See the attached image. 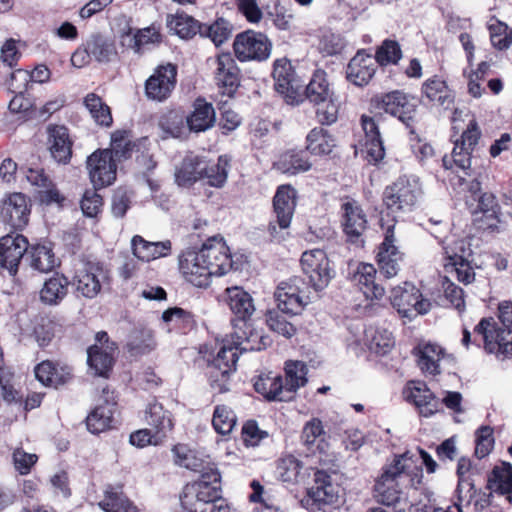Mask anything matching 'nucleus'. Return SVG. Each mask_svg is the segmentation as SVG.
<instances>
[{
  "label": "nucleus",
  "instance_id": "nucleus-24",
  "mask_svg": "<svg viewBox=\"0 0 512 512\" xmlns=\"http://www.w3.org/2000/svg\"><path fill=\"white\" fill-rule=\"evenodd\" d=\"M102 393L105 399V404L98 405L86 417L87 429L93 434L106 431L112 427L114 422V407L116 405L114 393L110 392L107 388H104Z\"/></svg>",
  "mask_w": 512,
  "mask_h": 512
},
{
  "label": "nucleus",
  "instance_id": "nucleus-54",
  "mask_svg": "<svg viewBox=\"0 0 512 512\" xmlns=\"http://www.w3.org/2000/svg\"><path fill=\"white\" fill-rule=\"evenodd\" d=\"M28 253L31 267L39 272H49L56 265L54 253L46 245L32 246Z\"/></svg>",
  "mask_w": 512,
  "mask_h": 512
},
{
  "label": "nucleus",
  "instance_id": "nucleus-63",
  "mask_svg": "<svg viewBox=\"0 0 512 512\" xmlns=\"http://www.w3.org/2000/svg\"><path fill=\"white\" fill-rule=\"evenodd\" d=\"M236 424L234 412L225 405L216 406L213 414L212 425L222 435L229 434Z\"/></svg>",
  "mask_w": 512,
  "mask_h": 512
},
{
  "label": "nucleus",
  "instance_id": "nucleus-18",
  "mask_svg": "<svg viewBox=\"0 0 512 512\" xmlns=\"http://www.w3.org/2000/svg\"><path fill=\"white\" fill-rule=\"evenodd\" d=\"M402 477L404 476L397 467H394L393 463L384 467L374 485L376 500L383 505H395L402 493Z\"/></svg>",
  "mask_w": 512,
  "mask_h": 512
},
{
  "label": "nucleus",
  "instance_id": "nucleus-48",
  "mask_svg": "<svg viewBox=\"0 0 512 512\" xmlns=\"http://www.w3.org/2000/svg\"><path fill=\"white\" fill-rule=\"evenodd\" d=\"M68 284V279L63 275L56 274L49 278L40 291L41 301L49 305L59 303L67 294Z\"/></svg>",
  "mask_w": 512,
  "mask_h": 512
},
{
  "label": "nucleus",
  "instance_id": "nucleus-15",
  "mask_svg": "<svg viewBox=\"0 0 512 512\" xmlns=\"http://www.w3.org/2000/svg\"><path fill=\"white\" fill-rule=\"evenodd\" d=\"M177 67L171 63L159 65L145 81V96L156 102L167 100L177 82Z\"/></svg>",
  "mask_w": 512,
  "mask_h": 512
},
{
  "label": "nucleus",
  "instance_id": "nucleus-20",
  "mask_svg": "<svg viewBox=\"0 0 512 512\" xmlns=\"http://www.w3.org/2000/svg\"><path fill=\"white\" fill-rule=\"evenodd\" d=\"M28 250L27 239L20 234H7L0 239V266L11 275L18 271L19 263Z\"/></svg>",
  "mask_w": 512,
  "mask_h": 512
},
{
  "label": "nucleus",
  "instance_id": "nucleus-61",
  "mask_svg": "<svg viewBox=\"0 0 512 512\" xmlns=\"http://www.w3.org/2000/svg\"><path fill=\"white\" fill-rule=\"evenodd\" d=\"M129 350L134 354H146L156 347L153 331L141 329L133 332L128 343Z\"/></svg>",
  "mask_w": 512,
  "mask_h": 512
},
{
  "label": "nucleus",
  "instance_id": "nucleus-26",
  "mask_svg": "<svg viewBox=\"0 0 512 512\" xmlns=\"http://www.w3.org/2000/svg\"><path fill=\"white\" fill-rule=\"evenodd\" d=\"M296 207V190L290 185L278 187L273 198L276 224L281 230L288 229Z\"/></svg>",
  "mask_w": 512,
  "mask_h": 512
},
{
  "label": "nucleus",
  "instance_id": "nucleus-45",
  "mask_svg": "<svg viewBox=\"0 0 512 512\" xmlns=\"http://www.w3.org/2000/svg\"><path fill=\"white\" fill-rule=\"evenodd\" d=\"M488 487L494 492L506 495L509 503L512 502V466L509 463H503L496 466L488 479Z\"/></svg>",
  "mask_w": 512,
  "mask_h": 512
},
{
  "label": "nucleus",
  "instance_id": "nucleus-43",
  "mask_svg": "<svg viewBox=\"0 0 512 512\" xmlns=\"http://www.w3.org/2000/svg\"><path fill=\"white\" fill-rule=\"evenodd\" d=\"M205 166L202 180L211 187L222 188L227 182L230 168L228 157L221 155L216 162H211L205 157Z\"/></svg>",
  "mask_w": 512,
  "mask_h": 512
},
{
  "label": "nucleus",
  "instance_id": "nucleus-14",
  "mask_svg": "<svg viewBox=\"0 0 512 512\" xmlns=\"http://www.w3.org/2000/svg\"><path fill=\"white\" fill-rule=\"evenodd\" d=\"M86 168L94 189L109 186L116 179L117 165L108 149H98L88 156Z\"/></svg>",
  "mask_w": 512,
  "mask_h": 512
},
{
  "label": "nucleus",
  "instance_id": "nucleus-37",
  "mask_svg": "<svg viewBox=\"0 0 512 512\" xmlns=\"http://www.w3.org/2000/svg\"><path fill=\"white\" fill-rule=\"evenodd\" d=\"M311 166L312 164L303 150H288L281 154L273 164L276 170L287 175L307 172L311 169Z\"/></svg>",
  "mask_w": 512,
  "mask_h": 512
},
{
  "label": "nucleus",
  "instance_id": "nucleus-9",
  "mask_svg": "<svg viewBox=\"0 0 512 512\" xmlns=\"http://www.w3.org/2000/svg\"><path fill=\"white\" fill-rule=\"evenodd\" d=\"M271 47L265 34L253 30L237 34L233 43L235 56L241 62L266 60L270 56Z\"/></svg>",
  "mask_w": 512,
  "mask_h": 512
},
{
  "label": "nucleus",
  "instance_id": "nucleus-50",
  "mask_svg": "<svg viewBox=\"0 0 512 512\" xmlns=\"http://www.w3.org/2000/svg\"><path fill=\"white\" fill-rule=\"evenodd\" d=\"M306 149L314 155H327L335 147V139L327 130L316 127L306 137Z\"/></svg>",
  "mask_w": 512,
  "mask_h": 512
},
{
  "label": "nucleus",
  "instance_id": "nucleus-19",
  "mask_svg": "<svg viewBox=\"0 0 512 512\" xmlns=\"http://www.w3.org/2000/svg\"><path fill=\"white\" fill-rule=\"evenodd\" d=\"M215 82L222 95L232 97L240 85V69L230 53L216 59Z\"/></svg>",
  "mask_w": 512,
  "mask_h": 512
},
{
  "label": "nucleus",
  "instance_id": "nucleus-17",
  "mask_svg": "<svg viewBox=\"0 0 512 512\" xmlns=\"http://www.w3.org/2000/svg\"><path fill=\"white\" fill-rule=\"evenodd\" d=\"M178 266L186 281L196 287L208 286L211 272L199 250L183 251L179 256Z\"/></svg>",
  "mask_w": 512,
  "mask_h": 512
},
{
  "label": "nucleus",
  "instance_id": "nucleus-34",
  "mask_svg": "<svg viewBox=\"0 0 512 512\" xmlns=\"http://www.w3.org/2000/svg\"><path fill=\"white\" fill-rule=\"evenodd\" d=\"M376 273L372 264L360 263L354 274V281L366 298L381 299L385 294V289L375 282Z\"/></svg>",
  "mask_w": 512,
  "mask_h": 512
},
{
  "label": "nucleus",
  "instance_id": "nucleus-42",
  "mask_svg": "<svg viewBox=\"0 0 512 512\" xmlns=\"http://www.w3.org/2000/svg\"><path fill=\"white\" fill-rule=\"evenodd\" d=\"M37 380L45 386L57 388L68 381L71 376L67 368H58L51 361H43L35 367Z\"/></svg>",
  "mask_w": 512,
  "mask_h": 512
},
{
  "label": "nucleus",
  "instance_id": "nucleus-64",
  "mask_svg": "<svg viewBox=\"0 0 512 512\" xmlns=\"http://www.w3.org/2000/svg\"><path fill=\"white\" fill-rule=\"evenodd\" d=\"M316 105V118L322 125H331L338 119L339 103L335 95Z\"/></svg>",
  "mask_w": 512,
  "mask_h": 512
},
{
  "label": "nucleus",
  "instance_id": "nucleus-55",
  "mask_svg": "<svg viewBox=\"0 0 512 512\" xmlns=\"http://www.w3.org/2000/svg\"><path fill=\"white\" fill-rule=\"evenodd\" d=\"M446 260L445 267L451 268L455 271L457 279L464 284H469L474 281L475 273L469 262L464 258L463 255L457 253H450L445 248Z\"/></svg>",
  "mask_w": 512,
  "mask_h": 512
},
{
  "label": "nucleus",
  "instance_id": "nucleus-8",
  "mask_svg": "<svg viewBox=\"0 0 512 512\" xmlns=\"http://www.w3.org/2000/svg\"><path fill=\"white\" fill-rule=\"evenodd\" d=\"M272 76L274 87L289 105H297L303 100L304 82L295 73L291 62L285 58L274 62Z\"/></svg>",
  "mask_w": 512,
  "mask_h": 512
},
{
  "label": "nucleus",
  "instance_id": "nucleus-44",
  "mask_svg": "<svg viewBox=\"0 0 512 512\" xmlns=\"http://www.w3.org/2000/svg\"><path fill=\"white\" fill-rule=\"evenodd\" d=\"M98 505L105 512H138L136 506L123 494L121 486H108L104 499Z\"/></svg>",
  "mask_w": 512,
  "mask_h": 512
},
{
  "label": "nucleus",
  "instance_id": "nucleus-6",
  "mask_svg": "<svg viewBox=\"0 0 512 512\" xmlns=\"http://www.w3.org/2000/svg\"><path fill=\"white\" fill-rule=\"evenodd\" d=\"M377 110L397 118L413 132L417 116V105L413 99L401 91H392L382 95H376L371 100Z\"/></svg>",
  "mask_w": 512,
  "mask_h": 512
},
{
  "label": "nucleus",
  "instance_id": "nucleus-46",
  "mask_svg": "<svg viewBox=\"0 0 512 512\" xmlns=\"http://www.w3.org/2000/svg\"><path fill=\"white\" fill-rule=\"evenodd\" d=\"M236 329H239L240 332L235 331L236 341H233V344L238 347V351H260L267 347L269 338L257 331H252L249 324L248 328L241 324Z\"/></svg>",
  "mask_w": 512,
  "mask_h": 512
},
{
  "label": "nucleus",
  "instance_id": "nucleus-12",
  "mask_svg": "<svg viewBox=\"0 0 512 512\" xmlns=\"http://www.w3.org/2000/svg\"><path fill=\"white\" fill-rule=\"evenodd\" d=\"M301 267L303 274L308 279V285L314 291H322L328 286L332 278V271L329 266V259L323 250L305 251L301 257Z\"/></svg>",
  "mask_w": 512,
  "mask_h": 512
},
{
  "label": "nucleus",
  "instance_id": "nucleus-22",
  "mask_svg": "<svg viewBox=\"0 0 512 512\" xmlns=\"http://www.w3.org/2000/svg\"><path fill=\"white\" fill-rule=\"evenodd\" d=\"M224 300L236 317L234 327L237 328L238 323H241L248 328V320L255 311L251 295L241 287L234 286L225 290Z\"/></svg>",
  "mask_w": 512,
  "mask_h": 512
},
{
  "label": "nucleus",
  "instance_id": "nucleus-13",
  "mask_svg": "<svg viewBox=\"0 0 512 512\" xmlns=\"http://www.w3.org/2000/svg\"><path fill=\"white\" fill-rule=\"evenodd\" d=\"M381 221H384L382 218ZM382 228L384 232V240L379 246L377 254V262L380 272L387 278H391L397 275L400 270V263L403 260V253L399 250L396 245L395 238V220L392 219L391 224H387L385 227L382 222Z\"/></svg>",
  "mask_w": 512,
  "mask_h": 512
},
{
  "label": "nucleus",
  "instance_id": "nucleus-56",
  "mask_svg": "<svg viewBox=\"0 0 512 512\" xmlns=\"http://www.w3.org/2000/svg\"><path fill=\"white\" fill-rule=\"evenodd\" d=\"M365 336L369 349L378 354H386L394 344L392 333L386 329L369 328Z\"/></svg>",
  "mask_w": 512,
  "mask_h": 512
},
{
  "label": "nucleus",
  "instance_id": "nucleus-3",
  "mask_svg": "<svg viewBox=\"0 0 512 512\" xmlns=\"http://www.w3.org/2000/svg\"><path fill=\"white\" fill-rule=\"evenodd\" d=\"M500 324L493 318H483L474 332L481 337L483 348L499 360L512 358V303L501 302L498 307Z\"/></svg>",
  "mask_w": 512,
  "mask_h": 512
},
{
  "label": "nucleus",
  "instance_id": "nucleus-7",
  "mask_svg": "<svg viewBox=\"0 0 512 512\" xmlns=\"http://www.w3.org/2000/svg\"><path fill=\"white\" fill-rule=\"evenodd\" d=\"M238 347L224 343L216 357L208 365V377L211 387L218 393L230 390V375L236 370Z\"/></svg>",
  "mask_w": 512,
  "mask_h": 512
},
{
  "label": "nucleus",
  "instance_id": "nucleus-29",
  "mask_svg": "<svg viewBox=\"0 0 512 512\" xmlns=\"http://www.w3.org/2000/svg\"><path fill=\"white\" fill-rule=\"evenodd\" d=\"M361 125L365 133L364 151L370 163H377L385 155L383 141L379 127L373 117L363 115Z\"/></svg>",
  "mask_w": 512,
  "mask_h": 512
},
{
  "label": "nucleus",
  "instance_id": "nucleus-23",
  "mask_svg": "<svg viewBox=\"0 0 512 512\" xmlns=\"http://www.w3.org/2000/svg\"><path fill=\"white\" fill-rule=\"evenodd\" d=\"M378 63L365 50H360L350 60L346 69V77L355 86L363 87L373 78Z\"/></svg>",
  "mask_w": 512,
  "mask_h": 512
},
{
  "label": "nucleus",
  "instance_id": "nucleus-51",
  "mask_svg": "<svg viewBox=\"0 0 512 512\" xmlns=\"http://www.w3.org/2000/svg\"><path fill=\"white\" fill-rule=\"evenodd\" d=\"M86 42L88 51L97 62H110L117 55L114 41L100 34L92 35Z\"/></svg>",
  "mask_w": 512,
  "mask_h": 512
},
{
  "label": "nucleus",
  "instance_id": "nucleus-33",
  "mask_svg": "<svg viewBox=\"0 0 512 512\" xmlns=\"http://www.w3.org/2000/svg\"><path fill=\"white\" fill-rule=\"evenodd\" d=\"M422 93L433 106L449 109L454 103L453 92L446 82L433 77L427 79L422 85Z\"/></svg>",
  "mask_w": 512,
  "mask_h": 512
},
{
  "label": "nucleus",
  "instance_id": "nucleus-27",
  "mask_svg": "<svg viewBox=\"0 0 512 512\" xmlns=\"http://www.w3.org/2000/svg\"><path fill=\"white\" fill-rule=\"evenodd\" d=\"M2 220L14 228H22L28 222L29 208L26 196L13 193L4 200L1 212Z\"/></svg>",
  "mask_w": 512,
  "mask_h": 512
},
{
  "label": "nucleus",
  "instance_id": "nucleus-62",
  "mask_svg": "<svg viewBox=\"0 0 512 512\" xmlns=\"http://www.w3.org/2000/svg\"><path fill=\"white\" fill-rule=\"evenodd\" d=\"M488 29L490 32V40L494 48L506 50L511 46L512 31L505 23L494 20L489 24Z\"/></svg>",
  "mask_w": 512,
  "mask_h": 512
},
{
  "label": "nucleus",
  "instance_id": "nucleus-35",
  "mask_svg": "<svg viewBox=\"0 0 512 512\" xmlns=\"http://www.w3.org/2000/svg\"><path fill=\"white\" fill-rule=\"evenodd\" d=\"M308 496L319 504H332L337 501L338 491L331 482V477L322 470L314 474V485L308 489Z\"/></svg>",
  "mask_w": 512,
  "mask_h": 512
},
{
  "label": "nucleus",
  "instance_id": "nucleus-47",
  "mask_svg": "<svg viewBox=\"0 0 512 512\" xmlns=\"http://www.w3.org/2000/svg\"><path fill=\"white\" fill-rule=\"evenodd\" d=\"M167 26L183 39L193 38L201 33L202 23L187 14L168 15Z\"/></svg>",
  "mask_w": 512,
  "mask_h": 512
},
{
  "label": "nucleus",
  "instance_id": "nucleus-41",
  "mask_svg": "<svg viewBox=\"0 0 512 512\" xmlns=\"http://www.w3.org/2000/svg\"><path fill=\"white\" fill-rule=\"evenodd\" d=\"M394 467H397L404 476L401 478L403 488H415L422 483L423 472L420 466L414 465L412 456L409 452L396 456L393 461Z\"/></svg>",
  "mask_w": 512,
  "mask_h": 512
},
{
  "label": "nucleus",
  "instance_id": "nucleus-28",
  "mask_svg": "<svg viewBox=\"0 0 512 512\" xmlns=\"http://www.w3.org/2000/svg\"><path fill=\"white\" fill-rule=\"evenodd\" d=\"M49 151L59 164H68L72 157V140L65 126L51 125L48 127Z\"/></svg>",
  "mask_w": 512,
  "mask_h": 512
},
{
  "label": "nucleus",
  "instance_id": "nucleus-2",
  "mask_svg": "<svg viewBox=\"0 0 512 512\" xmlns=\"http://www.w3.org/2000/svg\"><path fill=\"white\" fill-rule=\"evenodd\" d=\"M480 138L481 130L478 123L471 118L460 139L455 141L451 154L445 155L442 159L445 169L463 173V176H458L459 184L464 186L463 189L467 190L474 199L481 194V183L470 168L472 153Z\"/></svg>",
  "mask_w": 512,
  "mask_h": 512
},
{
  "label": "nucleus",
  "instance_id": "nucleus-21",
  "mask_svg": "<svg viewBox=\"0 0 512 512\" xmlns=\"http://www.w3.org/2000/svg\"><path fill=\"white\" fill-rule=\"evenodd\" d=\"M405 398L412 402L424 417L441 411V402L424 382L411 381L404 389Z\"/></svg>",
  "mask_w": 512,
  "mask_h": 512
},
{
  "label": "nucleus",
  "instance_id": "nucleus-16",
  "mask_svg": "<svg viewBox=\"0 0 512 512\" xmlns=\"http://www.w3.org/2000/svg\"><path fill=\"white\" fill-rule=\"evenodd\" d=\"M199 252L206 261L211 276H222L232 268L230 250L222 237L213 236L207 239Z\"/></svg>",
  "mask_w": 512,
  "mask_h": 512
},
{
  "label": "nucleus",
  "instance_id": "nucleus-38",
  "mask_svg": "<svg viewBox=\"0 0 512 512\" xmlns=\"http://www.w3.org/2000/svg\"><path fill=\"white\" fill-rule=\"evenodd\" d=\"M418 366L428 375L440 374V361L444 357V349L432 343H426L417 347Z\"/></svg>",
  "mask_w": 512,
  "mask_h": 512
},
{
  "label": "nucleus",
  "instance_id": "nucleus-31",
  "mask_svg": "<svg viewBox=\"0 0 512 512\" xmlns=\"http://www.w3.org/2000/svg\"><path fill=\"white\" fill-rule=\"evenodd\" d=\"M342 210L345 234L351 240L353 238H358L367 226L365 213L356 201H347L343 203Z\"/></svg>",
  "mask_w": 512,
  "mask_h": 512
},
{
  "label": "nucleus",
  "instance_id": "nucleus-49",
  "mask_svg": "<svg viewBox=\"0 0 512 512\" xmlns=\"http://www.w3.org/2000/svg\"><path fill=\"white\" fill-rule=\"evenodd\" d=\"M305 87L306 97L312 103H319L335 95L330 88L327 74L323 70L315 71L310 82Z\"/></svg>",
  "mask_w": 512,
  "mask_h": 512
},
{
  "label": "nucleus",
  "instance_id": "nucleus-5",
  "mask_svg": "<svg viewBox=\"0 0 512 512\" xmlns=\"http://www.w3.org/2000/svg\"><path fill=\"white\" fill-rule=\"evenodd\" d=\"M109 270L99 261H84L73 276L72 285L77 294L95 298L109 284Z\"/></svg>",
  "mask_w": 512,
  "mask_h": 512
},
{
  "label": "nucleus",
  "instance_id": "nucleus-30",
  "mask_svg": "<svg viewBox=\"0 0 512 512\" xmlns=\"http://www.w3.org/2000/svg\"><path fill=\"white\" fill-rule=\"evenodd\" d=\"M186 124L190 132L200 133L212 128L216 122V114L212 104L204 99H197L193 110L186 116Z\"/></svg>",
  "mask_w": 512,
  "mask_h": 512
},
{
  "label": "nucleus",
  "instance_id": "nucleus-32",
  "mask_svg": "<svg viewBox=\"0 0 512 512\" xmlns=\"http://www.w3.org/2000/svg\"><path fill=\"white\" fill-rule=\"evenodd\" d=\"M134 256L145 262L166 257L171 252V241L149 242L141 236L136 235L131 240Z\"/></svg>",
  "mask_w": 512,
  "mask_h": 512
},
{
  "label": "nucleus",
  "instance_id": "nucleus-25",
  "mask_svg": "<svg viewBox=\"0 0 512 512\" xmlns=\"http://www.w3.org/2000/svg\"><path fill=\"white\" fill-rule=\"evenodd\" d=\"M205 157L193 152L187 153L182 161L175 166V182L182 187H190L203 179L205 171Z\"/></svg>",
  "mask_w": 512,
  "mask_h": 512
},
{
  "label": "nucleus",
  "instance_id": "nucleus-1",
  "mask_svg": "<svg viewBox=\"0 0 512 512\" xmlns=\"http://www.w3.org/2000/svg\"><path fill=\"white\" fill-rule=\"evenodd\" d=\"M182 508L187 512H230L228 501L222 496L221 475L217 468H209L199 479L187 483L180 495Z\"/></svg>",
  "mask_w": 512,
  "mask_h": 512
},
{
  "label": "nucleus",
  "instance_id": "nucleus-39",
  "mask_svg": "<svg viewBox=\"0 0 512 512\" xmlns=\"http://www.w3.org/2000/svg\"><path fill=\"white\" fill-rule=\"evenodd\" d=\"M54 322L47 316L38 315L30 325L21 327V334L32 337L40 347L47 346L54 337Z\"/></svg>",
  "mask_w": 512,
  "mask_h": 512
},
{
  "label": "nucleus",
  "instance_id": "nucleus-40",
  "mask_svg": "<svg viewBox=\"0 0 512 512\" xmlns=\"http://www.w3.org/2000/svg\"><path fill=\"white\" fill-rule=\"evenodd\" d=\"M256 392L263 395L270 401H285L291 398L287 395L284 380L281 376L263 375L259 376L254 383Z\"/></svg>",
  "mask_w": 512,
  "mask_h": 512
},
{
  "label": "nucleus",
  "instance_id": "nucleus-36",
  "mask_svg": "<svg viewBox=\"0 0 512 512\" xmlns=\"http://www.w3.org/2000/svg\"><path fill=\"white\" fill-rule=\"evenodd\" d=\"M145 420L151 429L163 439L172 431L174 426L171 412L157 401L148 404L145 410Z\"/></svg>",
  "mask_w": 512,
  "mask_h": 512
},
{
  "label": "nucleus",
  "instance_id": "nucleus-57",
  "mask_svg": "<svg viewBox=\"0 0 512 512\" xmlns=\"http://www.w3.org/2000/svg\"><path fill=\"white\" fill-rule=\"evenodd\" d=\"M232 34V25L223 18H218L210 25L202 24L200 36L209 38L216 46L226 42Z\"/></svg>",
  "mask_w": 512,
  "mask_h": 512
},
{
  "label": "nucleus",
  "instance_id": "nucleus-11",
  "mask_svg": "<svg viewBox=\"0 0 512 512\" xmlns=\"http://www.w3.org/2000/svg\"><path fill=\"white\" fill-rule=\"evenodd\" d=\"M118 347L105 331L95 335V344L87 350V362L94 375L107 378L112 370Z\"/></svg>",
  "mask_w": 512,
  "mask_h": 512
},
{
  "label": "nucleus",
  "instance_id": "nucleus-58",
  "mask_svg": "<svg viewBox=\"0 0 512 512\" xmlns=\"http://www.w3.org/2000/svg\"><path fill=\"white\" fill-rule=\"evenodd\" d=\"M277 307L294 316L299 314L309 302L308 294H287V292H276Z\"/></svg>",
  "mask_w": 512,
  "mask_h": 512
},
{
  "label": "nucleus",
  "instance_id": "nucleus-60",
  "mask_svg": "<svg viewBox=\"0 0 512 512\" xmlns=\"http://www.w3.org/2000/svg\"><path fill=\"white\" fill-rule=\"evenodd\" d=\"M378 65L385 66L388 64H397L402 58L400 45L395 40L386 39L377 48L375 56H373Z\"/></svg>",
  "mask_w": 512,
  "mask_h": 512
},
{
  "label": "nucleus",
  "instance_id": "nucleus-10",
  "mask_svg": "<svg viewBox=\"0 0 512 512\" xmlns=\"http://www.w3.org/2000/svg\"><path fill=\"white\" fill-rule=\"evenodd\" d=\"M390 301L399 315L409 320L418 314L427 313L431 307L429 300L422 298L419 289L408 282L392 289Z\"/></svg>",
  "mask_w": 512,
  "mask_h": 512
},
{
  "label": "nucleus",
  "instance_id": "nucleus-53",
  "mask_svg": "<svg viewBox=\"0 0 512 512\" xmlns=\"http://www.w3.org/2000/svg\"><path fill=\"white\" fill-rule=\"evenodd\" d=\"M174 462L180 467L202 472L207 471L210 467L204 466V461L199 458L194 451L183 444H177L173 447Z\"/></svg>",
  "mask_w": 512,
  "mask_h": 512
},
{
  "label": "nucleus",
  "instance_id": "nucleus-52",
  "mask_svg": "<svg viewBox=\"0 0 512 512\" xmlns=\"http://www.w3.org/2000/svg\"><path fill=\"white\" fill-rule=\"evenodd\" d=\"M307 366L302 361H288L285 365L284 387L287 395L295 393L307 383Z\"/></svg>",
  "mask_w": 512,
  "mask_h": 512
},
{
  "label": "nucleus",
  "instance_id": "nucleus-59",
  "mask_svg": "<svg viewBox=\"0 0 512 512\" xmlns=\"http://www.w3.org/2000/svg\"><path fill=\"white\" fill-rule=\"evenodd\" d=\"M286 312L280 310H271L267 313L266 322L269 328L286 338L292 337L296 333L295 326L287 320Z\"/></svg>",
  "mask_w": 512,
  "mask_h": 512
},
{
  "label": "nucleus",
  "instance_id": "nucleus-4",
  "mask_svg": "<svg viewBox=\"0 0 512 512\" xmlns=\"http://www.w3.org/2000/svg\"><path fill=\"white\" fill-rule=\"evenodd\" d=\"M422 195L419 179L415 176L399 177L384 191L383 201L392 213L411 211Z\"/></svg>",
  "mask_w": 512,
  "mask_h": 512
}]
</instances>
